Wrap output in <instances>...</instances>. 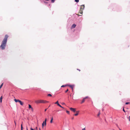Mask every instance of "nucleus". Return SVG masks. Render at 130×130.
<instances>
[{
    "label": "nucleus",
    "instance_id": "nucleus-31",
    "mask_svg": "<svg viewBox=\"0 0 130 130\" xmlns=\"http://www.w3.org/2000/svg\"><path fill=\"white\" fill-rule=\"evenodd\" d=\"M47 109H45V110H44V111H46V110H47Z\"/></svg>",
    "mask_w": 130,
    "mask_h": 130
},
{
    "label": "nucleus",
    "instance_id": "nucleus-37",
    "mask_svg": "<svg viewBox=\"0 0 130 130\" xmlns=\"http://www.w3.org/2000/svg\"><path fill=\"white\" fill-rule=\"evenodd\" d=\"M28 130V129H27V127H26V130Z\"/></svg>",
    "mask_w": 130,
    "mask_h": 130
},
{
    "label": "nucleus",
    "instance_id": "nucleus-18",
    "mask_svg": "<svg viewBox=\"0 0 130 130\" xmlns=\"http://www.w3.org/2000/svg\"><path fill=\"white\" fill-rule=\"evenodd\" d=\"M75 1L77 3H78L79 1V0H75Z\"/></svg>",
    "mask_w": 130,
    "mask_h": 130
},
{
    "label": "nucleus",
    "instance_id": "nucleus-15",
    "mask_svg": "<svg viewBox=\"0 0 130 130\" xmlns=\"http://www.w3.org/2000/svg\"><path fill=\"white\" fill-rule=\"evenodd\" d=\"M44 122H43V123H42V127L43 128V127L44 126Z\"/></svg>",
    "mask_w": 130,
    "mask_h": 130
},
{
    "label": "nucleus",
    "instance_id": "nucleus-36",
    "mask_svg": "<svg viewBox=\"0 0 130 130\" xmlns=\"http://www.w3.org/2000/svg\"><path fill=\"white\" fill-rule=\"evenodd\" d=\"M74 119V117H72V119Z\"/></svg>",
    "mask_w": 130,
    "mask_h": 130
},
{
    "label": "nucleus",
    "instance_id": "nucleus-14",
    "mask_svg": "<svg viewBox=\"0 0 130 130\" xmlns=\"http://www.w3.org/2000/svg\"><path fill=\"white\" fill-rule=\"evenodd\" d=\"M85 101V98H84L82 101V102H81V103H83V102H84Z\"/></svg>",
    "mask_w": 130,
    "mask_h": 130
},
{
    "label": "nucleus",
    "instance_id": "nucleus-33",
    "mask_svg": "<svg viewBox=\"0 0 130 130\" xmlns=\"http://www.w3.org/2000/svg\"><path fill=\"white\" fill-rule=\"evenodd\" d=\"M14 123H15V125H16V123L15 121H14Z\"/></svg>",
    "mask_w": 130,
    "mask_h": 130
},
{
    "label": "nucleus",
    "instance_id": "nucleus-4",
    "mask_svg": "<svg viewBox=\"0 0 130 130\" xmlns=\"http://www.w3.org/2000/svg\"><path fill=\"white\" fill-rule=\"evenodd\" d=\"M70 109L71 110L74 112H75L76 111V110L75 108H70Z\"/></svg>",
    "mask_w": 130,
    "mask_h": 130
},
{
    "label": "nucleus",
    "instance_id": "nucleus-13",
    "mask_svg": "<svg viewBox=\"0 0 130 130\" xmlns=\"http://www.w3.org/2000/svg\"><path fill=\"white\" fill-rule=\"evenodd\" d=\"M46 120H47V119H46V118L45 119V120L44 121V124H45V125H46Z\"/></svg>",
    "mask_w": 130,
    "mask_h": 130
},
{
    "label": "nucleus",
    "instance_id": "nucleus-2",
    "mask_svg": "<svg viewBox=\"0 0 130 130\" xmlns=\"http://www.w3.org/2000/svg\"><path fill=\"white\" fill-rule=\"evenodd\" d=\"M48 102L47 101H46L44 100H38L36 101H35V102L37 104L39 103H48Z\"/></svg>",
    "mask_w": 130,
    "mask_h": 130
},
{
    "label": "nucleus",
    "instance_id": "nucleus-16",
    "mask_svg": "<svg viewBox=\"0 0 130 130\" xmlns=\"http://www.w3.org/2000/svg\"><path fill=\"white\" fill-rule=\"evenodd\" d=\"M127 118L130 121V116H129Z\"/></svg>",
    "mask_w": 130,
    "mask_h": 130
},
{
    "label": "nucleus",
    "instance_id": "nucleus-10",
    "mask_svg": "<svg viewBox=\"0 0 130 130\" xmlns=\"http://www.w3.org/2000/svg\"><path fill=\"white\" fill-rule=\"evenodd\" d=\"M79 112V111H76V113L74 115L75 116H77L78 115V113Z\"/></svg>",
    "mask_w": 130,
    "mask_h": 130
},
{
    "label": "nucleus",
    "instance_id": "nucleus-30",
    "mask_svg": "<svg viewBox=\"0 0 130 130\" xmlns=\"http://www.w3.org/2000/svg\"><path fill=\"white\" fill-rule=\"evenodd\" d=\"M2 96H1V98H0V100L1 99L2 100Z\"/></svg>",
    "mask_w": 130,
    "mask_h": 130
},
{
    "label": "nucleus",
    "instance_id": "nucleus-8",
    "mask_svg": "<svg viewBox=\"0 0 130 130\" xmlns=\"http://www.w3.org/2000/svg\"><path fill=\"white\" fill-rule=\"evenodd\" d=\"M28 106H29V108H31V109L32 110V111H33V108L32 107H31V105H30V104H29L28 105Z\"/></svg>",
    "mask_w": 130,
    "mask_h": 130
},
{
    "label": "nucleus",
    "instance_id": "nucleus-9",
    "mask_svg": "<svg viewBox=\"0 0 130 130\" xmlns=\"http://www.w3.org/2000/svg\"><path fill=\"white\" fill-rule=\"evenodd\" d=\"M14 101L16 102H19V101H20L19 100H17L16 99H14Z\"/></svg>",
    "mask_w": 130,
    "mask_h": 130
},
{
    "label": "nucleus",
    "instance_id": "nucleus-41",
    "mask_svg": "<svg viewBox=\"0 0 130 130\" xmlns=\"http://www.w3.org/2000/svg\"><path fill=\"white\" fill-rule=\"evenodd\" d=\"M119 129L120 130H121V129H120V128H119Z\"/></svg>",
    "mask_w": 130,
    "mask_h": 130
},
{
    "label": "nucleus",
    "instance_id": "nucleus-42",
    "mask_svg": "<svg viewBox=\"0 0 130 130\" xmlns=\"http://www.w3.org/2000/svg\"><path fill=\"white\" fill-rule=\"evenodd\" d=\"M36 129H37V127H36Z\"/></svg>",
    "mask_w": 130,
    "mask_h": 130
},
{
    "label": "nucleus",
    "instance_id": "nucleus-24",
    "mask_svg": "<svg viewBox=\"0 0 130 130\" xmlns=\"http://www.w3.org/2000/svg\"><path fill=\"white\" fill-rule=\"evenodd\" d=\"M100 112H99V113L97 115V116H99V115H100Z\"/></svg>",
    "mask_w": 130,
    "mask_h": 130
},
{
    "label": "nucleus",
    "instance_id": "nucleus-40",
    "mask_svg": "<svg viewBox=\"0 0 130 130\" xmlns=\"http://www.w3.org/2000/svg\"><path fill=\"white\" fill-rule=\"evenodd\" d=\"M102 110H103H103H103V109H102Z\"/></svg>",
    "mask_w": 130,
    "mask_h": 130
},
{
    "label": "nucleus",
    "instance_id": "nucleus-3",
    "mask_svg": "<svg viewBox=\"0 0 130 130\" xmlns=\"http://www.w3.org/2000/svg\"><path fill=\"white\" fill-rule=\"evenodd\" d=\"M55 104H57V105L59 106L60 107H61V108H64V107H62V106L58 103V101H57L56 102V103H55Z\"/></svg>",
    "mask_w": 130,
    "mask_h": 130
},
{
    "label": "nucleus",
    "instance_id": "nucleus-7",
    "mask_svg": "<svg viewBox=\"0 0 130 130\" xmlns=\"http://www.w3.org/2000/svg\"><path fill=\"white\" fill-rule=\"evenodd\" d=\"M76 25L75 24H73L72 26V28H74L76 26Z\"/></svg>",
    "mask_w": 130,
    "mask_h": 130
},
{
    "label": "nucleus",
    "instance_id": "nucleus-22",
    "mask_svg": "<svg viewBox=\"0 0 130 130\" xmlns=\"http://www.w3.org/2000/svg\"><path fill=\"white\" fill-rule=\"evenodd\" d=\"M23 129V126H22V124L21 125V130H22Z\"/></svg>",
    "mask_w": 130,
    "mask_h": 130
},
{
    "label": "nucleus",
    "instance_id": "nucleus-12",
    "mask_svg": "<svg viewBox=\"0 0 130 130\" xmlns=\"http://www.w3.org/2000/svg\"><path fill=\"white\" fill-rule=\"evenodd\" d=\"M53 117H52L51 118V120L50 122V123H52L53 122Z\"/></svg>",
    "mask_w": 130,
    "mask_h": 130
},
{
    "label": "nucleus",
    "instance_id": "nucleus-17",
    "mask_svg": "<svg viewBox=\"0 0 130 130\" xmlns=\"http://www.w3.org/2000/svg\"><path fill=\"white\" fill-rule=\"evenodd\" d=\"M47 95L48 96H52V95L51 94H48V95Z\"/></svg>",
    "mask_w": 130,
    "mask_h": 130
},
{
    "label": "nucleus",
    "instance_id": "nucleus-19",
    "mask_svg": "<svg viewBox=\"0 0 130 130\" xmlns=\"http://www.w3.org/2000/svg\"><path fill=\"white\" fill-rule=\"evenodd\" d=\"M55 0H51V2L53 3L54 2Z\"/></svg>",
    "mask_w": 130,
    "mask_h": 130
},
{
    "label": "nucleus",
    "instance_id": "nucleus-32",
    "mask_svg": "<svg viewBox=\"0 0 130 130\" xmlns=\"http://www.w3.org/2000/svg\"><path fill=\"white\" fill-rule=\"evenodd\" d=\"M0 102H1V103L2 102V100L1 99L0 100Z\"/></svg>",
    "mask_w": 130,
    "mask_h": 130
},
{
    "label": "nucleus",
    "instance_id": "nucleus-26",
    "mask_svg": "<svg viewBox=\"0 0 130 130\" xmlns=\"http://www.w3.org/2000/svg\"><path fill=\"white\" fill-rule=\"evenodd\" d=\"M30 130H34V129H33L32 128H30Z\"/></svg>",
    "mask_w": 130,
    "mask_h": 130
},
{
    "label": "nucleus",
    "instance_id": "nucleus-29",
    "mask_svg": "<svg viewBox=\"0 0 130 130\" xmlns=\"http://www.w3.org/2000/svg\"><path fill=\"white\" fill-rule=\"evenodd\" d=\"M82 130H85V128L83 129Z\"/></svg>",
    "mask_w": 130,
    "mask_h": 130
},
{
    "label": "nucleus",
    "instance_id": "nucleus-35",
    "mask_svg": "<svg viewBox=\"0 0 130 130\" xmlns=\"http://www.w3.org/2000/svg\"><path fill=\"white\" fill-rule=\"evenodd\" d=\"M82 12H80V13H81V14H82Z\"/></svg>",
    "mask_w": 130,
    "mask_h": 130
},
{
    "label": "nucleus",
    "instance_id": "nucleus-21",
    "mask_svg": "<svg viewBox=\"0 0 130 130\" xmlns=\"http://www.w3.org/2000/svg\"><path fill=\"white\" fill-rule=\"evenodd\" d=\"M66 112L68 114H69V111H68L67 110L66 111Z\"/></svg>",
    "mask_w": 130,
    "mask_h": 130
},
{
    "label": "nucleus",
    "instance_id": "nucleus-5",
    "mask_svg": "<svg viewBox=\"0 0 130 130\" xmlns=\"http://www.w3.org/2000/svg\"><path fill=\"white\" fill-rule=\"evenodd\" d=\"M85 7V6L84 5H81L80 9H82V10H83L84 9Z\"/></svg>",
    "mask_w": 130,
    "mask_h": 130
},
{
    "label": "nucleus",
    "instance_id": "nucleus-39",
    "mask_svg": "<svg viewBox=\"0 0 130 130\" xmlns=\"http://www.w3.org/2000/svg\"><path fill=\"white\" fill-rule=\"evenodd\" d=\"M39 130H41L40 128H39Z\"/></svg>",
    "mask_w": 130,
    "mask_h": 130
},
{
    "label": "nucleus",
    "instance_id": "nucleus-27",
    "mask_svg": "<svg viewBox=\"0 0 130 130\" xmlns=\"http://www.w3.org/2000/svg\"><path fill=\"white\" fill-rule=\"evenodd\" d=\"M123 110L124 111V112H125V110L124 109V108L123 109Z\"/></svg>",
    "mask_w": 130,
    "mask_h": 130
},
{
    "label": "nucleus",
    "instance_id": "nucleus-25",
    "mask_svg": "<svg viewBox=\"0 0 130 130\" xmlns=\"http://www.w3.org/2000/svg\"><path fill=\"white\" fill-rule=\"evenodd\" d=\"M68 91V89L66 91H65V92L66 93Z\"/></svg>",
    "mask_w": 130,
    "mask_h": 130
},
{
    "label": "nucleus",
    "instance_id": "nucleus-6",
    "mask_svg": "<svg viewBox=\"0 0 130 130\" xmlns=\"http://www.w3.org/2000/svg\"><path fill=\"white\" fill-rule=\"evenodd\" d=\"M68 86H69L70 87L72 90H73V86H74V85H68Z\"/></svg>",
    "mask_w": 130,
    "mask_h": 130
},
{
    "label": "nucleus",
    "instance_id": "nucleus-20",
    "mask_svg": "<svg viewBox=\"0 0 130 130\" xmlns=\"http://www.w3.org/2000/svg\"><path fill=\"white\" fill-rule=\"evenodd\" d=\"M129 102H126L125 103V104L127 105V104H129Z\"/></svg>",
    "mask_w": 130,
    "mask_h": 130
},
{
    "label": "nucleus",
    "instance_id": "nucleus-28",
    "mask_svg": "<svg viewBox=\"0 0 130 130\" xmlns=\"http://www.w3.org/2000/svg\"><path fill=\"white\" fill-rule=\"evenodd\" d=\"M88 98V96H86V97H85L84 98H85V99H86L87 98Z\"/></svg>",
    "mask_w": 130,
    "mask_h": 130
},
{
    "label": "nucleus",
    "instance_id": "nucleus-1",
    "mask_svg": "<svg viewBox=\"0 0 130 130\" xmlns=\"http://www.w3.org/2000/svg\"><path fill=\"white\" fill-rule=\"evenodd\" d=\"M8 37L7 35H6L4 39L2 42V44L0 46V48L2 50H4L5 48Z\"/></svg>",
    "mask_w": 130,
    "mask_h": 130
},
{
    "label": "nucleus",
    "instance_id": "nucleus-11",
    "mask_svg": "<svg viewBox=\"0 0 130 130\" xmlns=\"http://www.w3.org/2000/svg\"><path fill=\"white\" fill-rule=\"evenodd\" d=\"M19 102L20 103L21 105H23V103L21 101H19Z\"/></svg>",
    "mask_w": 130,
    "mask_h": 130
},
{
    "label": "nucleus",
    "instance_id": "nucleus-23",
    "mask_svg": "<svg viewBox=\"0 0 130 130\" xmlns=\"http://www.w3.org/2000/svg\"><path fill=\"white\" fill-rule=\"evenodd\" d=\"M67 85H63L62 86H61V87H64L67 86Z\"/></svg>",
    "mask_w": 130,
    "mask_h": 130
},
{
    "label": "nucleus",
    "instance_id": "nucleus-38",
    "mask_svg": "<svg viewBox=\"0 0 130 130\" xmlns=\"http://www.w3.org/2000/svg\"><path fill=\"white\" fill-rule=\"evenodd\" d=\"M44 3H47V2H44Z\"/></svg>",
    "mask_w": 130,
    "mask_h": 130
},
{
    "label": "nucleus",
    "instance_id": "nucleus-34",
    "mask_svg": "<svg viewBox=\"0 0 130 130\" xmlns=\"http://www.w3.org/2000/svg\"><path fill=\"white\" fill-rule=\"evenodd\" d=\"M77 70H79V71H80V70H79V69H77Z\"/></svg>",
    "mask_w": 130,
    "mask_h": 130
}]
</instances>
